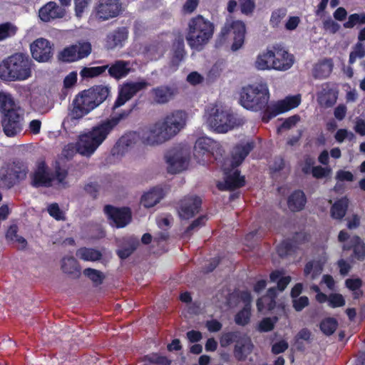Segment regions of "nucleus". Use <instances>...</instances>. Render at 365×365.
I'll use <instances>...</instances> for the list:
<instances>
[{
	"instance_id": "7ed1b4c3",
	"label": "nucleus",
	"mask_w": 365,
	"mask_h": 365,
	"mask_svg": "<svg viewBox=\"0 0 365 365\" xmlns=\"http://www.w3.org/2000/svg\"><path fill=\"white\" fill-rule=\"evenodd\" d=\"M128 114L129 113L125 111L115 114L80 134L76 142L77 152L86 157L92 155L118 123Z\"/></svg>"
},
{
	"instance_id": "6e6552de",
	"label": "nucleus",
	"mask_w": 365,
	"mask_h": 365,
	"mask_svg": "<svg viewBox=\"0 0 365 365\" xmlns=\"http://www.w3.org/2000/svg\"><path fill=\"white\" fill-rule=\"evenodd\" d=\"M205 123L217 133H227L238 125L236 117L222 106L210 104L206 107Z\"/></svg>"
},
{
	"instance_id": "b1692460",
	"label": "nucleus",
	"mask_w": 365,
	"mask_h": 365,
	"mask_svg": "<svg viewBox=\"0 0 365 365\" xmlns=\"http://www.w3.org/2000/svg\"><path fill=\"white\" fill-rule=\"evenodd\" d=\"M65 9L54 1H49L42 6L38 11V16L42 21L48 22L64 16Z\"/></svg>"
},
{
	"instance_id": "4468645a",
	"label": "nucleus",
	"mask_w": 365,
	"mask_h": 365,
	"mask_svg": "<svg viewBox=\"0 0 365 365\" xmlns=\"http://www.w3.org/2000/svg\"><path fill=\"white\" fill-rule=\"evenodd\" d=\"M91 52V45L88 42H81L63 49L59 58L63 61L73 62L87 57Z\"/></svg>"
},
{
	"instance_id": "8fccbe9b",
	"label": "nucleus",
	"mask_w": 365,
	"mask_h": 365,
	"mask_svg": "<svg viewBox=\"0 0 365 365\" xmlns=\"http://www.w3.org/2000/svg\"><path fill=\"white\" fill-rule=\"evenodd\" d=\"M334 138L336 142L341 143L345 140H348L349 141L354 140L355 135L352 132L348 130L347 129L341 128L336 132Z\"/></svg>"
},
{
	"instance_id": "f257e3e1",
	"label": "nucleus",
	"mask_w": 365,
	"mask_h": 365,
	"mask_svg": "<svg viewBox=\"0 0 365 365\" xmlns=\"http://www.w3.org/2000/svg\"><path fill=\"white\" fill-rule=\"evenodd\" d=\"M269 91L266 83H255L245 86L240 94L242 106L252 111L264 110L262 120L267 123L272 118L297 108L300 102L299 95L287 96L284 99L268 104Z\"/></svg>"
},
{
	"instance_id": "a211bd4d",
	"label": "nucleus",
	"mask_w": 365,
	"mask_h": 365,
	"mask_svg": "<svg viewBox=\"0 0 365 365\" xmlns=\"http://www.w3.org/2000/svg\"><path fill=\"white\" fill-rule=\"evenodd\" d=\"M2 127L4 133L9 137H14L19 134L24 126V118L18 112L3 115Z\"/></svg>"
},
{
	"instance_id": "09e8293b",
	"label": "nucleus",
	"mask_w": 365,
	"mask_h": 365,
	"mask_svg": "<svg viewBox=\"0 0 365 365\" xmlns=\"http://www.w3.org/2000/svg\"><path fill=\"white\" fill-rule=\"evenodd\" d=\"M241 336H242V334H240L237 332L225 333L220 337V346L222 347H227L232 343H235V344L237 339Z\"/></svg>"
},
{
	"instance_id": "3c124183",
	"label": "nucleus",
	"mask_w": 365,
	"mask_h": 365,
	"mask_svg": "<svg viewBox=\"0 0 365 365\" xmlns=\"http://www.w3.org/2000/svg\"><path fill=\"white\" fill-rule=\"evenodd\" d=\"M277 321L278 318L277 317L273 318H264L259 324L258 329L260 331H269L274 328V326Z\"/></svg>"
},
{
	"instance_id": "864d4df0",
	"label": "nucleus",
	"mask_w": 365,
	"mask_h": 365,
	"mask_svg": "<svg viewBox=\"0 0 365 365\" xmlns=\"http://www.w3.org/2000/svg\"><path fill=\"white\" fill-rule=\"evenodd\" d=\"M346 286L350 290L354 292L355 297H358L361 294L359 288L361 286V280L359 278L346 279Z\"/></svg>"
},
{
	"instance_id": "1a4fd4ad",
	"label": "nucleus",
	"mask_w": 365,
	"mask_h": 365,
	"mask_svg": "<svg viewBox=\"0 0 365 365\" xmlns=\"http://www.w3.org/2000/svg\"><path fill=\"white\" fill-rule=\"evenodd\" d=\"M66 176L67 172L64 169H57L54 175L43 161H38L31 175V184L34 187L65 185Z\"/></svg>"
},
{
	"instance_id": "ea45409f",
	"label": "nucleus",
	"mask_w": 365,
	"mask_h": 365,
	"mask_svg": "<svg viewBox=\"0 0 365 365\" xmlns=\"http://www.w3.org/2000/svg\"><path fill=\"white\" fill-rule=\"evenodd\" d=\"M323 262L321 261H313L308 262L304 268L305 276L310 279H314L322 272Z\"/></svg>"
},
{
	"instance_id": "c85d7f7f",
	"label": "nucleus",
	"mask_w": 365,
	"mask_h": 365,
	"mask_svg": "<svg viewBox=\"0 0 365 365\" xmlns=\"http://www.w3.org/2000/svg\"><path fill=\"white\" fill-rule=\"evenodd\" d=\"M243 301L246 303L245 307L238 312L235 316V322L238 325L244 326L247 324L250 319L251 316V305L250 302L252 300L251 295L249 292H244L242 294Z\"/></svg>"
},
{
	"instance_id": "39448f33",
	"label": "nucleus",
	"mask_w": 365,
	"mask_h": 365,
	"mask_svg": "<svg viewBox=\"0 0 365 365\" xmlns=\"http://www.w3.org/2000/svg\"><path fill=\"white\" fill-rule=\"evenodd\" d=\"M108 95V88L103 86L83 91L74 98L69 117L72 120L82 118L103 103Z\"/></svg>"
},
{
	"instance_id": "e2e57ef3",
	"label": "nucleus",
	"mask_w": 365,
	"mask_h": 365,
	"mask_svg": "<svg viewBox=\"0 0 365 365\" xmlns=\"http://www.w3.org/2000/svg\"><path fill=\"white\" fill-rule=\"evenodd\" d=\"M299 115H293L284 120L281 127L278 128V132H281L282 129H290L294 127L299 121Z\"/></svg>"
},
{
	"instance_id": "de8ad7c7",
	"label": "nucleus",
	"mask_w": 365,
	"mask_h": 365,
	"mask_svg": "<svg viewBox=\"0 0 365 365\" xmlns=\"http://www.w3.org/2000/svg\"><path fill=\"white\" fill-rule=\"evenodd\" d=\"M16 32V27L10 24L6 23L0 25V41L14 36Z\"/></svg>"
},
{
	"instance_id": "a19ab883",
	"label": "nucleus",
	"mask_w": 365,
	"mask_h": 365,
	"mask_svg": "<svg viewBox=\"0 0 365 365\" xmlns=\"http://www.w3.org/2000/svg\"><path fill=\"white\" fill-rule=\"evenodd\" d=\"M337 326V321L334 318L329 317L321 322L320 329L324 334L329 336L336 331Z\"/></svg>"
},
{
	"instance_id": "338daca9",
	"label": "nucleus",
	"mask_w": 365,
	"mask_h": 365,
	"mask_svg": "<svg viewBox=\"0 0 365 365\" xmlns=\"http://www.w3.org/2000/svg\"><path fill=\"white\" fill-rule=\"evenodd\" d=\"M204 81V77L197 71H192L187 76V81L193 86L198 85Z\"/></svg>"
},
{
	"instance_id": "f704fd0d",
	"label": "nucleus",
	"mask_w": 365,
	"mask_h": 365,
	"mask_svg": "<svg viewBox=\"0 0 365 365\" xmlns=\"http://www.w3.org/2000/svg\"><path fill=\"white\" fill-rule=\"evenodd\" d=\"M349 205V200L346 197H342L336 200L331 208V216L336 220L342 219L346 212Z\"/></svg>"
},
{
	"instance_id": "4c0bfd02",
	"label": "nucleus",
	"mask_w": 365,
	"mask_h": 365,
	"mask_svg": "<svg viewBox=\"0 0 365 365\" xmlns=\"http://www.w3.org/2000/svg\"><path fill=\"white\" fill-rule=\"evenodd\" d=\"M76 256L84 261L96 262L101 259L102 254L95 249L82 247L77 250Z\"/></svg>"
},
{
	"instance_id": "20e7f679",
	"label": "nucleus",
	"mask_w": 365,
	"mask_h": 365,
	"mask_svg": "<svg viewBox=\"0 0 365 365\" xmlns=\"http://www.w3.org/2000/svg\"><path fill=\"white\" fill-rule=\"evenodd\" d=\"M253 147V142L247 141L234 148L231 159L226 160L224 165L225 180L217 183L220 190H233L244 185L245 178L240 176L236 168L242 163Z\"/></svg>"
},
{
	"instance_id": "dca6fc26",
	"label": "nucleus",
	"mask_w": 365,
	"mask_h": 365,
	"mask_svg": "<svg viewBox=\"0 0 365 365\" xmlns=\"http://www.w3.org/2000/svg\"><path fill=\"white\" fill-rule=\"evenodd\" d=\"M338 240L343 243L344 250L354 249L355 257L363 259L365 257V245L357 236L351 237L347 232L341 230L338 236Z\"/></svg>"
},
{
	"instance_id": "393cba45",
	"label": "nucleus",
	"mask_w": 365,
	"mask_h": 365,
	"mask_svg": "<svg viewBox=\"0 0 365 365\" xmlns=\"http://www.w3.org/2000/svg\"><path fill=\"white\" fill-rule=\"evenodd\" d=\"M139 135L135 132H130L123 135L113 149V155H123L138 141Z\"/></svg>"
},
{
	"instance_id": "774afa93",
	"label": "nucleus",
	"mask_w": 365,
	"mask_h": 365,
	"mask_svg": "<svg viewBox=\"0 0 365 365\" xmlns=\"http://www.w3.org/2000/svg\"><path fill=\"white\" fill-rule=\"evenodd\" d=\"M354 131L361 135H365V120L361 118H356L354 120Z\"/></svg>"
},
{
	"instance_id": "bf43d9fd",
	"label": "nucleus",
	"mask_w": 365,
	"mask_h": 365,
	"mask_svg": "<svg viewBox=\"0 0 365 365\" xmlns=\"http://www.w3.org/2000/svg\"><path fill=\"white\" fill-rule=\"evenodd\" d=\"M165 47L163 46H152L148 50V55L151 60H156L163 55Z\"/></svg>"
},
{
	"instance_id": "c03bdc74",
	"label": "nucleus",
	"mask_w": 365,
	"mask_h": 365,
	"mask_svg": "<svg viewBox=\"0 0 365 365\" xmlns=\"http://www.w3.org/2000/svg\"><path fill=\"white\" fill-rule=\"evenodd\" d=\"M184 57V43L182 39L178 40L177 42V48L175 51L173 60L172 66L173 69L176 70L180 62L183 59Z\"/></svg>"
},
{
	"instance_id": "4be33fe9",
	"label": "nucleus",
	"mask_w": 365,
	"mask_h": 365,
	"mask_svg": "<svg viewBox=\"0 0 365 365\" xmlns=\"http://www.w3.org/2000/svg\"><path fill=\"white\" fill-rule=\"evenodd\" d=\"M201 200L195 196H189L182 199L179 205L178 214L180 218L187 220L199 212Z\"/></svg>"
},
{
	"instance_id": "0e129e2a",
	"label": "nucleus",
	"mask_w": 365,
	"mask_h": 365,
	"mask_svg": "<svg viewBox=\"0 0 365 365\" xmlns=\"http://www.w3.org/2000/svg\"><path fill=\"white\" fill-rule=\"evenodd\" d=\"M331 173V169L329 168H322L321 166H316L312 168V173L314 178H322L328 176Z\"/></svg>"
},
{
	"instance_id": "9b49d317",
	"label": "nucleus",
	"mask_w": 365,
	"mask_h": 365,
	"mask_svg": "<svg viewBox=\"0 0 365 365\" xmlns=\"http://www.w3.org/2000/svg\"><path fill=\"white\" fill-rule=\"evenodd\" d=\"M168 171L178 173L187 170L190 166V153L186 148L173 149L165 155Z\"/></svg>"
},
{
	"instance_id": "f8f14e48",
	"label": "nucleus",
	"mask_w": 365,
	"mask_h": 365,
	"mask_svg": "<svg viewBox=\"0 0 365 365\" xmlns=\"http://www.w3.org/2000/svg\"><path fill=\"white\" fill-rule=\"evenodd\" d=\"M218 143L207 137L199 138L195 143L194 157L200 165H205L211 160L213 150L218 147Z\"/></svg>"
},
{
	"instance_id": "5701e85b",
	"label": "nucleus",
	"mask_w": 365,
	"mask_h": 365,
	"mask_svg": "<svg viewBox=\"0 0 365 365\" xmlns=\"http://www.w3.org/2000/svg\"><path fill=\"white\" fill-rule=\"evenodd\" d=\"M254 349V344L250 337L246 335L240 336L234 346L233 355L240 361L246 360L251 354Z\"/></svg>"
},
{
	"instance_id": "c756f323",
	"label": "nucleus",
	"mask_w": 365,
	"mask_h": 365,
	"mask_svg": "<svg viewBox=\"0 0 365 365\" xmlns=\"http://www.w3.org/2000/svg\"><path fill=\"white\" fill-rule=\"evenodd\" d=\"M19 108L10 93L0 91V111L3 115L11 114L12 112H18Z\"/></svg>"
},
{
	"instance_id": "2f4dec72",
	"label": "nucleus",
	"mask_w": 365,
	"mask_h": 365,
	"mask_svg": "<svg viewBox=\"0 0 365 365\" xmlns=\"http://www.w3.org/2000/svg\"><path fill=\"white\" fill-rule=\"evenodd\" d=\"M128 36L127 30L125 28L120 29L109 34L106 40V47L113 49L118 46H122Z\"/></svg>"
},
{
	"instance_id": "6e6d98bb",
	"label": "nucleus",
	"mask_w": 365,
	"mask_h": 365,
	"mask_svg": "<svg viewBox=\"0 0 365 365\" xmlns=\"http://www.w3.org/2000/svg\"><path fill=\"white\" fill-rule=\"evenodd\" d=\"M358 23H365V15L360 16L357 14L350 15L348 21L344 24V26L345 28L351 29Z\"/></svg>"
},
{
	"instance_id": "a18cd8bd",
	"label": "nucleus",
	"mask_w": 365,
	"mask_h": 365,
	"mask_svg": "<svg viewBox=\"0 0 365 365\" xmlns=\"http://www.w3.org/2000/svg\"><path fill=\"white\" fill-rule=\"evenodd\" d=\"M365 56V45L362 43H357L350 53L349 62L353 64L357 58H362Z\"/></svg>"
},
{
	"instance_id": "c9c22d12",
	"label": "nucleus",
	"mask_w": 365,
	"mask_h": 365,
	"mask_svg": "<svg viewBox=\"0 0 365 365\" xmlns=\"http://www.w3.org/2000/svg\"><path fill=\"white\" fill-rule=\"evenodd\" d=\"M130 71V63L123 61H118L108 70L110 75L115 78L125 76Z\"/></svg>"
},
{
	"instance_id": "603ef678",
	"label": "nucleus",
	"mask_w": 365,
	"mask_h": 365,
	"mask_svg": "<svg viewBox=\"0 0 365 365\" xmlns=\"http://www.w3.org/2000/svg\"><path fill=\"white\" fill-rule=\"evenodd\" d=\"M287 15V10L285 9H279L274 11L270 18V23L273 26H277L281 21Z\"/></svg>"
},
{
	"instance_id": "473e14b6",
	"label": "nucleus",
	"mask_w": 365,
	"mask_h": 365,
	"mask_svg": "<svg viewBox=\"0 0 365 365\" xmlns=\"http://www.w3.org/2000/svg\"><path fill=\"white\" fill-rule=\"evenodd\" d=\"M276 294L277 291L275 288L269 289L267 294L257 300V307L258 311L264 312L273 309L275 306L274 298Z\"/></svg>"
},
{
	"instance_id": "72a5a7b5",
	"label": "nucleus",
	"mask_w": 365,
	"mask_h": 365,
	"mask_svg": "<svg viewBox=\"0 0 365 365\" xmlns=\"http://www.w3.org/2000/svg\"><path fill=\"white\" fill-rule=\"evenodd\" d=\"M306 203V197L302 191L297 190L290 195L288 198L287 204L292 211H299L302 210Z\"/></svg>"
},
{
	"instance_id": "aec40b11",
	"label": "nucleus",
	"mask_w": 365,
	"mask_h": 365,
	"mask_svg": "<svg viewBox=\"0 0 365 365\" xmlns=\"http://www.w3.org/2000/svg\"><path fill=\"white\" fill-rule=\"evenodd\" d=\"M32 57L38 62H46L52 56V48L50 42L43 38H39L30 45Z\"/></svg>"
},
{
	"instance_id": "412c9836",
	"label": "nucleus",
	"mask_w": 365,
	"mask_h": 365,
	"mask_svg": "<svg viewBox=\"0 0 365 365\" xmlns=\"http://www.w3.org/2000/svg\"><path fill=\"white\" fill-rule=\"evenodd\" d=\"M273 70L286 71L291 68L294 63V57L287 50L280 47H274Z\"/></svg>"
},
{
	"instance_id": "a878e982",
	"label": "nucleus",
	"mask_w": 365,
	"mask_h": 365,
	"mask_svg": "<svg viewBox=\"0 0 365 365\" xmlns=\"http://www.w3.org/2000/svg\"><path fill=\"white\" fill-rule=\"evenodd\" d=\"M274 58V47L267 48L257 54L254 62V66L258 71L273 70Z\"/></svg>"
},
{
	"instance_id": "58836bf2",
	"label": "nucleus",
	"mask_w": 365,
	"mask_h": 365,
	"mask_svg": "<svg viewBox=\"0 0 365 365\" xmlns=\"http://www.w3.org/2000/svg\"><path fill=\"white\" fill-rule=\"evenodd\" d=\"M61 269L64 273L69 274H78L80 273L78 262L73 257H66L62 259Z\"/></svg>"
},
{
	"instance_id": "13d9d810",
	"label": "nucleus",
	"mask_w": 365,
	"mask_h": 365,
	"mask_svg": "<svg viewBox=\"0 0 365 365\" xmlns=\"http://www.w3.org/2000/svg\"><path fill=\"white\" fill-rule=\"evenodd\" d=\"M91 0H74L75 13L77 17L81 18L87 9Z\"/></svg>"
},
{
	"instance_id": "4d7b16f0",
	"label": "nucleus",
	"mask_w": 365,
	"mask_h": 365,
	"mask_svg": "<svg viewBox=\"0 0 365 365\" xmlns=\"http://www.w3.org/2000/svg\"><path fill=\"white\" fill-rule=\"evenodd\" d=\"M329 305L331 307H342L345 304V300L341 294H331L328 297Z\"/></svg>"
},
{
	"instance_id": "37998d69",
	"label": "nucleus",
	"mask_w": 365,
	"mask_h": 365,
	"mask_svg": "<svg viewBox=\"0 0 365 365\" xmlns=\"http://www.w3.org/2000/svg\"><path fill=\"white\" fill-rule=\"evenodd\" d=\"M108 66H96V67H90V68H83L81 72L80 75L82 78H93L98 76L106 71Z\"/></svg>"
},
{
	"instance_id": "5fc2aeb1",
	"label": "nucleus",
	"mask_w": 365,
	"mask_h": 365,
	"mask_svg": "<svg viewBox=\"0 0 365 365\" xmlns=\"http://www.w3.org/2000/svg\"><path fill=\"white\" fill-rule=\"evenodd\" d=\"M138 245V242L135 240H132L129 243V246L127 247H124L122 249H119L117 251V254L121 259H125L129 257L133 252L136 249V246Z\"/></svg>"
},
{
	"instance_id": "69168bd1",
	"label": "nucleus",
	"mask_w": 365,
	"mask_h": 365,
	"mask_svg": "<svg viewBox=\"0 0 365 365\" xmlns=\"http://www.w3.org/2000/svg\"><path fill=\"white\" fill-rule=\"evenodd\" d=\"M48 212L51 216L56 220L63 218V212L60 210L58 204L53 203L48 207Z\"/></svg>"
},
{
	"instance_id": "ddd939ff",
	"label": "nucleus",
	"mask_w": 365,
	"mask_h": 365,
	"mask_svg": "<svg viewBox=\"0 0 365 365\" xmlns=\"http://www.w3.org/2000/svg\"><path fill=\"white\" fill-rule=\"evenodd\" d=\"M28 172L23 164H14L7 168L1 170L0 186L11 187L18 180L24 179Z\"/></svg>"
},
{
	"instance_id": "680f3d73",
	"label": "nucleus",
	"mask_w": 365,
	"mask_h": 365,
	"mask_svg": "<svg viewBox=\"0 0 365 365\" xmlns=\"http://www.w3.org/2000/svg\"><path fill=\"white\" fill-rule=\"evenodd\" d=\"M241 11L245 14H250L255 9L254 0H240Z\"/></svg>"
},
{
	"instance_id": "7c9ffc66",
	"label": "nucleus",
	"mask_w": 365,
	"mask_h": 365,
	"mask_svg": "<svg viewBox=\"0 0 365 365\" xmlns=\"http://www.w3.org/2000/svg\"><path fill=\"white\" fill-rule=\"evenodd\" d=\"M336 91L329 86L323 87L318 94V102L322 106L330 107L336 103Z\"/></svg>"
},
{
	"instance_id": "6ab92c4d",
	"label": "nucleus",
	"mask_w": 365,
	"mask_h": 365,
	"mask_svg": "<svg viewBox=\"0 0 365 365\" xmlns=\"http://www.w3.org/2000/svg\"><path fill=\"white\" fill-rule=\"evenodd\" d=\"M120 5L118 0H99L96 7V16L100 20L105 21L118 15Z\"/></svg>"
},
{
	"instance_id": "f03ea898",
	"label": "nucleus",
	"mask_w": 365,
	"mask_h": 365,
	"mask_svg": "<svg viewBox=\"0 0 365 365\" xmlns=\"http://www.w3.org/2000/svg\"><path fill=\"white\" fill-rule=\"evenodd\" d=\"M186 123V113L176 110L150 124L142 133L141 140L150 146H158L175 137Z\"/></svg>"
},
{
	"instance_id": "9d476101",
	"label": "nucleus",
	"mask_w": 365,
	"mask_h": 365,
	"mask_svg": "<svg viewBox=\"0 0 365 365\" xmlns=\"http://www.w3.org/2000/svg\"><path fill=\"white\" fill-rule=\"evenodd\" d=\"M246 29L245 24L242 21L227 19L222 29L220 39L217 41V46H222L227 38V36H232L233 42L231 50L236 51L240 49L245 42Z\"/></svg>"
},
{
	"instance_id": "052dcab7",
	"label": "nucleus",
	"mask_w": 365,
	"mask_h": 365,
	"mask_svg": "<svg viewBox=\"0 0 365 365\" xmlns=\"http://www.w3.org/2000/svg\"><path fill=\"white\" fill-rule=\"evenodd\" d=\"M173 217L169 215H162L157 218V224L162 230H166L171 225Z\"/></svg>"
},
{
	"instance_id": "79ce46f5",
	"label": "nucleus",
	"mask_w": 365,
	"mask_h": 365,
	"mask_svg": "<svg viewBox=\"0 0 365 365\" xmlns=\"http://www.w3.org/2000/svg\"><path fill=\"white\" fill-rule=\"evenodd\" d=\"M270 279L272 282L277 281V288L279 291H283L287 284L290 282L291 277L289 276L282 277L279 271H274L270 274Z\"/></svg>"
},
{
	"instance_id": "f3484780",
	"label": "nucleus",
	"mask_w": 365,
	"mask_h": 365,
	"mask_svg": "<svg viewBox=\"0 0 365 365\" xmlns=\"http://www.w3.org/2000/svg\"><path fill=\"white\" fill-rule=\"evenodd\" d=\"M104 211L110 220V224L118 228L123 227L128 225L131 218V213L128 208H117L107 205Z\"/></svg>"
},
{
	"instance_id": "2eb2a0df",
	"label": "nucleus",
	"mask_w": 365,
	"mask_h": 365,
	"mask_svg": "<svg viewBox=\"0 0 365 365\" xmlns=\"http://www.w3.org/2000/svg\"><path fill=\"white\" fill-rule=\"evenodd\" d=\"M148 86V83L145 81L124 83L120 89L119 95L113 105V108L115 109L124 105L135 93L145 88Z\"/></svg>"
},
{
	"instance_id": "49530a36",
	"label": "nucleus",
	"mask_w": 365,
	"mask_h": 365,
	"mask_svg": "<svg viewBox=\"0 0 365 365\" xmlns=\"http://www.w3.org/2000/svg\"><path fill=\"white\" fill-rule=\"evenodd\" d=\"M83 274L96 284H101L104 279L103 274L99 270L95 269L87 268L84 269Z\"/></svg>"
},
{
	"instance_id": "e433bc0d",
	"label": "nucleus",
	"mask_w": 365,
	"mask_h": 365,
	"mask_svg": "<svg viewBox=\"0 0 365 365\" xmlns=\"http://www.w3.org/2000/svg\"><path fill=\"white\" fill-rule=\"evenodd\" d=\"M332 68V61L324 59L315 65L314 75L317 78H326L331 73Z\"/></svg>"
},
{
	"instance_id": "423d86ee",
	"label": "nucleus",
	"mask_w": 365,
	"mask_h": 365,
	"mask_svg": "<svg viewBox=\"0 0 365 365\" xmlns=\"http://www.w3.org/2000/svg\"><path fill=\"white\" fill-rule=\"evenodd\" d=\"M32 75V61L22 53L9 56L0 63V78L10 81H23Z\"/></svg>"
},
{
	"instance_id": "0eeeda50",
	"label": "nucleus",
	"mask_w": 365,
	"mask_h": 365,
	"mask_svg": "<svg viewBox=\"0 0 365 365\" xmlns=\"http://www.w3.org/2000/svg\"><path fill=\"white\" fill-rule=\"evenodd\" d=\"M214 33V26L202 16L190 20L186 40L188 45L195 50H201L208 43Z\"/></svg>"
},
{
	"instance_id": "cd10ccee",
	"label": "nucleus",
	"mask_w": 365,
	"mask_h": 365,
	"mask_svg": "<svg viewBox=\"0 0 365 365\" xmlns=\"http://www.w3.org/2000/svg\"><path fill=\"white\" fill-rule=\"evenodd\" d=\"M164 196V190L160 186H156L146 192L141 198V203L145 207H151L158 203Z\"/></svg>"
},
{
	"instance_id": "bb28decb",
	"label": "nucleus",
	"mask_w": 365,
	"mask_h": 365,
	"mask_svg": "<svg viewBox=\"0 0 365 365\" xmlns=\"http://www.w3.org/2000/svg\"><path fill=\"white\" fill-rule=\"evenodd\" d=\"M175 93V89L169 86H159L151 91L153 101L159 104L170 101L174 97Z\"/></svg>"
}]
</instances>
